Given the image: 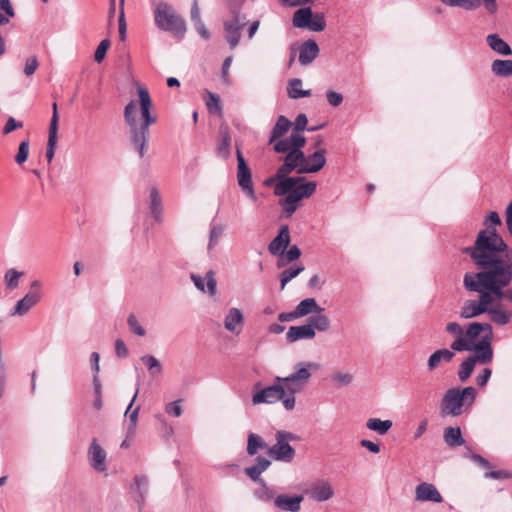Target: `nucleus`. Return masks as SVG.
<instances>
[{
	"label": "nucleus",
	"instance_id": "obj_7",
	"mask_svg": "<svg viewBox=\"0 0 512 512\" xmlns=\"http://www.w3.org/2000/svg\"><path fill=\"white\" fill-rule=\"evenodd\" d=\"M477 391L472 386L448 389L440 403L442 416L458 417L475 403Z\"/></svg>",
	"mask_w": 512,
	"mask_h": 512
},
{
	"label": "nucleus",
	"instance_id": "obj_15",
	"mask_svg": "<svg viewBox=\"0 0 512 512\" xmlns=\"http://www.w3.org/2000/svg\"><path fill=\"white\" fill-rule=\"evenodd\" d=\"M237 155V182L241 190L246 196L253 202L257 200L254 185L252 182L251 171L246 164V161L239 149L236 152Z\"/></svg>",
	"mask_w": 512,
	"mask_h": 512
},
{
	"label": "nucleus",
	"instance_id": "obj_50",
	"mask_svg": "<svg viewBox=\"0 0 512 512\" xmlns=\"http://www.w3.org/2000/svg\"><path fill=\"white\" fill-rule=\"evenodd\" d=\"M208 99L206 100V106L210 112L215 111L221 114L222 107L220 97L212 92L207 91Z\"/></svg>",
	"mask_w": 512,
	"mask_h": 512
},
{
	"label": "nucleus",
	"instance_id": "obj_61",
	"mask_svg": "<svg viewBox=\"0 0 512 512\" xmlns=\"http://www.w3.org/2000/svg\"><path fill=\"white\" fill-rule=\"evenodd\" d=\"M232 61H233V57L232 56H228L227 58H225V60L223 61V64H222V79H223V82L227 85H230V76H229V68L232 64Z\"/></svg>",
	"mask_w": 512,
	"mask_h": 512
},
{
	"label": "nucleus",
	"instance_id": "obj_20",
	"mask_svg": "<svg viewBox=\"0 0 512 512\" xmlns=\"http://www.w3.org/2000/svg\"><path fill=\"white\" fill-rule=\"evenodd\" d=\"M443 4L451 6V7H461L465 10H475L480 7L481 0H440ZM486 10L490 14H494L498 5L496 0H482Z\"/></svg>",
	"mask_w": 512,
	"mask_h": 512
},
{
	"label": "nucleus",
	"instance_id": "obj_5",
	"mask_svg": "<svg viewBox=\"0 0 512 512\" xmlns=\"http://www.w3.org/2000/svg\"><path fill=\"white\" fill-rule=\"evenodd\" d=\"M445 331L454 338L450 349L454 352L472 351L477 348L481 341L493 340V328L488 322H472L464 329L458 322H449Z\"/></svg>",
	"mask_w": 512,
	"mask_h": 512
},
{
	"label": "nucleus",
	"instance_id": "obj_47",
	"mask_svg": "<svg viewBox=\"0 0 512 512\" xmlns=\"http://www.w3.org/2000/svg\"><path fill=\"white\" fill-rule=\"evenodd\" d=\"M231 145V136L227 128L220 129V142L218 145V151L221 155L227 157L229 155Z\"/></svg>",
	"mask_w": 512,
	"mask_h": 512
},
{
	"label": "nucleus",
	"instance_id": "obj_63",
	"mask_svg": "<svg viewBox=\"0 0 512 512\" xmlns=\"http://www.w3.org/2000/svg\"><path fill=\"white\" fill-rule=\"evenodd\" d=\"M492 375L490 368H485L480 375L476 377V383L479 387H485Z\"/></svg>",
	"mask_w": 512,
	"mask_h": 512
},
{
	"label": "nucleus",
	"instance_id": "obj_64",
	"mask_svg": "<svg viewBox=\"0 0 512 512\" xmlns=\"http://www.w3.org/2000/svg\"><path fill=\"white\" fill-rule=\"evenodd\" d=\"M246 475L255 482L263 483L264 480L261 478L260 471L254 466L245 468Z\"/></svg>",
	"mask_w": 512,
	"mask_h": 512
},
{
	"label": "nucleus",
	"instance_id": "obj_57",
	"mask_svg": "<svg viewBox=\"0 0 512 512\" xmlns=\"http://www.w3.org/2000/svg\"><path fill=\"white\" fill-rule=\"evenodd\" d=\"M501 223V218L495 211H491L484 220L485 229H495V227L501 225Z\"/></svg>",
	"mask_w": 512,
	"mask_h": 512
},
{
	"label": "nucleus",
	"instance_id": "obj_17",
	"mask_svg": "<svg viewBox=\"0 0 512 512\" xmlns=\"http://www.w3.org/2000/svg\"><path fill=\"white\" fill-rule=\"evenodd\" d=\"M306 495L317 502H325L334 496V489L327 480H318L306 490Z\"/></svg>",
	"mask_w": 512,
	"mask_h": 512
},
{
	"label": "nucleus",
	"instance_id": "obj_49",
	"mask_svg": "<svg viewBox=\"0 0 512 512\" xmlns=\"http://www.w3.org/2000/svg\"><path fill=\"white\" fill-rule=\"evenodd\" d=\"M326 27L325 16L323 13H312V20H310V24L307 29L314 32H321Z\"/></svg>",
	"mask_w": 512,
	"mask_h": 512
},
{
	"label": "nucleus",
	"instance_id": "obj_1",
	"mask_svg": "<svg viewBox=\"0 0 512 512\" xmlns=\"http://www.w3.org/2000/svg\"><path fill=\"white\" fill-rule=\"evenodd\" d=\"M480 269L475 275L490 278L495 271L512 266V252L496 229L481 230L475 243L463 249Z\"/></svg>",
	"mask_w": 512,
	"mask_h": 512
},
{
	"label": "nucleus",
	"instance_id": "obj_62",
	"mask_svg": "<svg viewBox=\"0 0 512 512\" xmlns=\"http://www.w3.org/2000/svg\"><path fill=\"white\" fill-rule=\"evenodd\" d=\"M115 352L119 358H126L129 355V350L122 339H116Z\"/></svg>",
	"mask_w": 512,
	"mask_h": 512
},
{
	"label": "nucleus",
	"instance_id": "obj_34",
	"mask_svg": "<svg viewBox=\"0 0 512 512\" xmlns=\"http://www.w3.org/2000/svg\"><path fill=\"white\" fill-rule=\"evenodd\" d=\"M443 438L449 447H458L465 443L459 427H446L443 432Z\"/></svg>",
	"mask_w": 512,
	"mask_h": 512
},
{
	"label": "nucleus",
	"instance_id": "obj_39",
	"mask_svg": "<svg viewBox=\"0 0 512 512\" xmlns=\"http://www.w3.org/2000/svg\"><path fill=\"white\" fill-rule=\"evenodd\" d=\"M268 446L261 436L255 433H250L247 440V453L254 456L259 450L267 449Z\"/></svg>",
	"mask_w": 512,
	"mask_h": 512
},
{
	"label": "nucleus",
	"instance_id": "obj_58",
	"mask_svg": "<svg viewBox=\"0 0 512 512\" xmlns=\"http://www.w3.org/2000/svg\"><path fill=\"white\" fill-rule=\"evenodd\" d=\"M39 66V62L36 56H31L26 59L24 66V74L26 76H32Z\"/></svg>",
	"mask_w": 512,
	"mask_h": 512
},
{
	"label": "nucleus",
	"instance_id": "obj_26",
	"mask_svg": "<svg viewBox=\"0 0 512 512\" xmlns=\"http://www.w3.org/2000/svg\"><path fill=\"white\" fill-rule=\"evenodd\" d=\"M315 335L316 332L313 330V326L308 323L300 326H291L286 333V341L294 343L299 340H310Z\"/></svg>",
	"mask_w": 512,
	"mask_h": 512
},
{
	"label": "nucleus",
	"instance_id": "obj_10",
	"mask_svg": "<svg viewBox=\"0 0 512 512\" xmlns=\"http://www.w3.org/2000/svg\"><path fill=\"white\" fill-rule=\"evenodd\" d=\"M472 351L474 355L468 356L459 366L458 377L461 382H466L471 376L477 362L481 364H489L493 359V348L489 344V339L481 341L477 348Z\"/></svg>",
	"mask_w": 512,
	"mask_h": 512
},
{
	"label": "nucleus",
	"instance_id": "obj_3",
	"mask_svg": "<svg viewBox=\"0 0 512 512\" xmlns=\"http://www.w3.org/2000/svg\"><path fill=\"white\" fill-rule=\"evenodd\" d=\"M139 108L143 122H139L138 104L131 100L124 109V119L129 127L130 140L140 158H143L148 146L149 126L156 123L157 117L151 114L152 101L149 92L144 88L138 89Z\"/></svg>",
	"mask_w": 512,
	"mask_h": 512
},
{
	"label": "nucleus",
	"instance_id": "obj_27",
	"mask_svg": "<svg viewBox=\"0 0 512 512\" xmlns=\"http://www.w3.org/2000/svg\"><path fill=\"white\" fill-rule=\"evenodd\" d=\"M135 501L139 507H143L148 494V478L145 475H136L134 484L131 486Z\"/></svg>",
	"mask_w": 512,
	"mask_h": 512
},
{
	"label": "nucleus",
	"instance_id": "obj_12",
	"mask_svg": "<svg viewBox=\"0 0 512 512\" xmlns=\"http://www.w3.org/2000/svg\"><path fill=\"white\" fill-rule=\"evenodd\" d=\"M259 387L260 383H257L254 386L252 394V403L254 405L274 404L281 401L284 406V401L288 397V392L283 383L278 380V377L275 378V382L272 385L265 388Z\"/></svg>",
	"mask_w": 512,
	"mask_h": 512
},
{
	"label": "nucleus",
	"instance_id": "obj_14",
	"mask_svg": "<svg viewBox=\"0 0 512 512\" xmlns=\"http://www.w3.org/2000/svg\"><path fill=\"white\" fill-rule=\"evenodd\" d=\"M245 20L246 18L244 15L233 11V16L223 22L225 40L231 50L235 49L240 43L241 31L246 25Z\"/></svg>",
	"mask_w": 512,
	"mask_h": 512
},
{
	"label": "nucleus",
	"instance_id": "obj_59",
	"mask_svg": "<svg viewBox=\"0 0 512 512\" xmlns=\"http://www.w3.org/2000/svg\"><path fill=\"white\" fill-rule=\"evenodd\" d=\"M165 412L174 417H180L182 415L181 400L173 401L165 406Z\"/></svg>",
	"mask_w": 512,
	"mask_h": 512
},
{
	"label": "nucleus",
	"instance_id": "obj_29",
	"mask_svg": "<svg viewBox=\"0 0 512 512\" xmlns=\"http://www.w3.org/2000/svg\"><path fill=\"white\" fill-rule=\"evenodd\" d=\"M149 210L152 217L157 223H161L163 221L162 199L157 187H152L150 189Z\"/></svg>",
	"mask_w": 512,
	"mask_h": 512
},
{
	"label": "nucleus",
	"instance_id": "obj_35",
	"mask_svg": "<svg viewBox=\"0 0 512 512\" xmlns=\"http://www.w3.org/2000/svg\"><path fill=\"white\" fill-rule=\"evenodd\" d=\"M491 71L498 77L512 76V60L496 59L491 64Z\"/></svg>",
	"mask_w": 512,
	"mask_h": 512
},
{
	"label": "nucleus",
	"instance_id": "obj_11",
	"mask_svg": "<svg viewBox=\"0 0 512 512\" xmlns=\"http://www.w3.org/2000/svg\"><path fill=\"white\" fill-rule=\"evenodd\" d=\"M275 440L276 443L268 449L269 456L276 461L292 462L296 452L290 443L299 441L300 437L286 430H278L275 434Z\"/></svg>",
	"mask_w": 512,
	"mask_h": 512
},
{
	"label": "nucleus",
	"instance_id": "obj_9",
	"mask_svg": "<svg viewBox=\"0 0 512 512\" xmlns=\"http://www.w3.org/2000/svg\"><path fill=\"white\" fill-rule=\"evenodd\" d=\"M154 20L160 30L170 32L179 39H182L186 34L187 27L184 19L167 2L156 4Z\"/></svg>",
	"mask_w": 512,
	"mask_h": 512
},
{
	"label": "nucleus",
	"instance_id": "obj_31",
	"mask_svg": "<svg viewBox=\"0 0 512 512\" xmlns=\"http://www.w3.org/2000/svg\"><path fill=\"white\" fill-rule=\"evenodd\" d=\"M455 353L452 349H447V348H443V349H439V350H436L434 353H432L428 359V362H427V369L428 371H433L435 370L441 362H450L452 361L453 357H454Z\"/></svg>",
	"mask_w": 512,
	"mask_h": 512
},
{
	"label": "nucleus",
	"instance_id": "obj_44",
	"mask_svg": "<svg viewBox=\"0 0 512 512\" xmlns=\"http://www.w3.org/2000/svg\"><path fill=\"white\" fill-rule=\"evenodd\" d=\"M300 256H301L300 249L294 245V246L290 247V249L286 253L284 251L283 254H281L279 256V259L277 261V266L279 268L284 267L287 264H289L290 262H293V261L299 259Z\"/></svg>",
	"mask_w": 512,
	"mask_h": 512
},
{
	"label": "nucleus",
	"instance_id": "obj_21",
	"mask_svg": "<svg viewBox=\"0 0 512 512\" xmlns=\"http://www.w3.org/2000/svg\"><path fill=\"white\" fill-rule=\"evenodd\" d=\"M326 151L325 149H318L314 153L305 156L302 169L300 170V174L302 173H316L320 171L326 164Z\"/></svg>",
	"mask_w": 512,
	"mask_h": 512
},
{
	"label": "nucleus",
	"instance_id": "obj_19",
	"mask_svg": "<svg viewBox=\"0 0 512 512\" xmlns=\"http://www.w3.org/2000/svg\"><path fill=\"white\" fill-rule=\"evenodd\" d=\"M244 313L241 309L232 307L230 308L224 317V328L234 334L239 335L242 332L244 326Z\"/></svg>",
	"mask_w": 512,
	"mask_h": 512
},
{
	"label": "nucleus",
	"instance_id": "obj_55",
	"mask_svg": "<svg viewBox=\"0 0 512 512\" xmlns=\"http://www.w3.org/2000/svg\"><path fill=\"white\" fill-rule=\"evenodd\" d=\"M109 47H110L109 39H104L99 43V45L95 51V54H94V60L97 63H101L104 60Z\"/></svg>",
	"mask_w": 512,
	"mask_h": 512
},
{
	"label": "nucleus",
	"instance_id": "obj_53",
	"mask_svg": "<svg viewBox=\"0 0 512 512\" xmlns=\"http://www.w3.org/2000/svg\"><path fill=\"white\" fill-rule=\"evenodd\" d=\"M56 142H57V132L49 131L47 150H46V158H47L48 163H50L54 157Z\"/></svg>",
	"mask_w": 512,
	"mask_h": 512
},
{
	"label": "nucleus",
	"instance_id": "obj_6",
	"mask_svg": "<svg viewBox=\"0 0 512 512\" xmlns=\"http://www.w3.org/2000/svg\"><path fill=\"white\" fill-rule=\"evenodd\" d=\"M306 144V138L287 137L281 139L274 144V151L277 153H285L283 164L278 167L279 177H289L293 171L300 173L304 161V152L302 148Z\"/></svg>",
	"mask_w": 512,
	"mask_h": 512
},
{
	"label": "nucleus",
	"instance_id": "obj_28",
	"mask_svg": "<svg viewBox=\"0 0 512 512\" xmlns=\"http://www.w3.org/2000/svg\"><path fill=\"white\" fill-rule=\"evenodd\" d=\"M318 54V44L314 40H308L299 49V62L303 66L309 65L317 58Z\"/></svg>",
	"mask_w": 512,
	"mask_h": 512
},
{
	"label": "nucleus",
	"instance_id": "obj_45",
	"mask_svg": "<svg viewBox=\"0 0 512 512\" xmlns=\"http://www.w3.org/2000/svg\"><path fill=\"white\" fill-rule=\"evenodd\" d=\"M308 324L313 326L314 331L318 330L324 332L330 328V320L326 315L322 314V312L316 316L310 317Z\"/></svg>",
	"mask_w": 512,
	"mask_h": 512
},
{
	"label": "nucleus",
	"instance_id": "obj_30",
	"mask_svg": "<svg viewBox=\"0 0 512 512\" xmlns=\"http://www.w3.org/2000/svg\"><path fill=\"white\" fill-rule=\"evenodd\" d=\"M292 127V122L289 121L285 116L281 115L278 117L269 138V144H276Z\"/></svg>",
	"mask_w": 512,
	"mask_h": 512
},
{
	"label": "nucleus",
	"instance_id": "obj_52",
	"mask_svg": "<svg viewBox=\"0 0 512 512\" xmlns=\"http://www.w3.org/2000/svg\"><path fill=\"white\" fill-rule=\"evenodd\" d=\"M127 324H128V326H129L130 330H131L134 334H136V335H138V336H141V337H143V336H145V335H146V331H145V329L140 325V323H139V321H138V319H137V317H136V315H135V314H130V315L128 316V318H127Z\"/></svg>",
	"mask_w": 512,
	"mask_h": 512
},
{
	"label": "nucleus",
	"instance_id": "obj_32",
	"mask_svg": "<svg viewBox=\"0 0 512 512\" xmlns=\"http://www.w3.org/2000/svg\"><path fill=\"white\" fill-rule=\"evenodd\" d=\"M139 383L137 384L136 391L132 397L131 402L129 403L125 415L129 417V424L127 426V437H132L136 432V426H137V420H138V414H139V407H136L132 410L133 404L138 396L139 393Z\"/></svg>",
	"mask_w": 512,
	"mask_h": 512
},
{
	"label": "nucleus",
	"instance_id": "obj_13",
	"mask_svg": "<svg viewBox=\"0 0 512 512\" xmlns=\"http://www.w3.org/2000/svg\"><path fill=\"white\" fill-rule=\"evenodd\" d=\"M489 282L496 305H502L504 299L512 302V287L505 289L512 283V266L495 271Z\"/></svg>",
	"mask_w": 512,
	"mask_h": 512
},
{
	"label": "nucleus",
	"instance_id": "obj_43",
	"mask_svg": "<svg viewBox=\"0 0 512 512\" xmlns=\"http://www.w3.org/2000/svg\"><path fill=\"white\" fill-rule=\"evenodd\" d=\"M304 269L305 268L302 264L285 269L280 275V290H284L287 283L297 277L302 271H304Z\"/></svg>",
	"mask_w": 512,
	"mask_h": 512
},
{
	"label": "nucleus",
	"instance_id": "obj_24",
	"mask_svg": "<svg viewBox=\"0 0 512 512\" xmlns=\"http://www.w3.org/2000/svg\"><path fill=\"white\" fill-rule=\"evenodd\" d=\"M304 497L302 495H278L274 498V506L281 511L299 512Z\"/></svg>",
	"mask_w": 512,
	"mask_h": 512
},
{
	"label": "nucleus",
	"instance_id": "obj_40",
	"mask_svg": "<svg viewBox=\"0 0 512 512\" xmlns=\"http://www.w3.org/2000/svg\"><path fill=\"white\" fill-rule=\"evenodd\" d=\"M302 80L299 78L291 79L288 83V95L292 99H299L303 97H308L311 95L310 90L301 89Z\"/></svg>",
	"mask_w": 512,
	"mask_h": 512
},
{
	"label": "nucleus",
	"instance_id": "obj_16",
	"mask_svg": "<svg viewBox=\"0 0 512 512\" xmlns=\"http://www.w3.org/2000/svg\"><path fill=\"white\" fill-rule=\"evenodd\" d=\"M88 461L96 472L107 470L105 450L100 446L96 438H93L87 452Z\"/></svg>",
	"mask_w": 512,
	"mask_h": 512
},
{
	"label": "nucleus",
	"instance_id": "obj_4",
	"mask_svg": "<svg viewBox=\"0 0 512 512\" xmlns=\"http://www.w3.org/2000/svg\"><path fill=\"white\" fill-rule=\"evenodd\" d=\"M315 181H307L305 177H287L274 186V194L282 197L279 205L287 218L291 217L300 207L303 199H307L316 191Z\"/></svg>",
	"mask_w": 512,
	"mask_h": 512
},
{
	"label": "nucleus",
	"instance_id": "obj_25",
	"mask_svg": "<svg viewBox=\"0 0 512 512\" xmlns=\"http://www.w3.org/2000/svg\"><path fill=\"white\" fill-rule=\"evenodd\" d=\"M290 244V234L287 225L280 227L278 235L268 245V250L272 255L280 256Z\"/></svg>",
	"mask_w": 512,
	"mask_h": 512
},
{
	"label": "nucleus",
	"instance_id": "obj_36",
	"mask_svg": "<svg viewBox=\"0 0 512 512\" xmlns=\"http://www.w3.org/2000/svg\"><path fill=\"white\" fill-rule=\"evenodd\" d=\"M295 310L300 318L312 312H323L324 309L318 306L314 298H306L296 306Z\"/></svg>",
	"mask_w": 512,
	"mask_h": 512
},
{
	"label": "nucleus",
	"instance_id": "obj_37",
	"mask_svg": "<svg viewBox=\"0 0 512 512\" xmlns=\"http://www.w3.org/2000/svg\"><path fill=\"white\" fill-rule=\"evenodd\" d=\"M310 20H312V10L309 7H305L294 12L292 22L297 28H308Z\"/></svg>",
	"mask_w": 512,
	"mask_h": 512
},
{
	"label": "nucleus",
	"instance_id": "obj_51",
	"mask_svg": "<svg viewBox=\"0 0 512 512\" xmlns=\"http://www.w3.org/2000/svg\"><path fill=\"white\" fill-rule=\"evenodd\" d=\"M332 381L341 387L348 386L353 381V375L348 372L338 371L332 375Z\"/></svg>",
	"mask_w": 512,
	"mask_h": 512
},
{
	"label": "nucleus",
	"instance_id": "obj_42",
	"mask_svg": "<svg viewBox=\"0 0 512 512\" xmlns=\"http://www.w3.org/2000/svg\"><path fill=\"white\" fill-rule=\"evenodd\" d=\"M225 231V226L222 224H214L212 223L210 225V232H209V242L207 249L211 251L213 248H215L218 244L220 239L222 238Z\"/></svg>",
	"mask_w": 512,
	"mask_h": 512
},
{
	"label": "nucleus",
	"instance_id": "obj_2",
	"mask_svg": "<svg viewBox=\"0 0 512 512\" xmlns=\"http://www.w3.org/2000/svg\"><path fill=\"white\" fill-rule=\"evenodd\" d=\"M490 285L489 278L475 275V272L465 273L464 288L479 295L476 299H468L463 302L459 313L462 319H472L487 313L490 320L499 326H505L511 321L512 312L505 309L503 305H496Z\"/></svg>",
	"mask_w": 512,
	"mask_h": 512
},
{
	"label": "nucleus",
	"instance_id": "obj_56",
	"mask_svg": "<svg viewBox=\"0 0 512 512\" xmlns=\"http://www.w3.org/2000/svg\"><path fill=\"white\" fill-rule=\"evenodd\" d=\"M28 155H29V141L24 140L19 145L18 153L15 156V161L18 164H23L27 160Z\"/></svg>",
	"mask_w": 512,
	"mask_h": 512
},
{
	"label": "nucleus",
	"instance_id": "obj_46",
	"mask_svg": "<svg viewBox=\"0 0 512 512\" xmlns=\"http://www.w3.org/2000/svg\"><path fill=\"white\" fill-rule=\"evenodd\" d=\"M307 123V116L303 113L299 114L292 123L293 128L289 137L305 138L302 132L306 129Z\"/></svg>",
	"mask_w": 512,
	"mask_h": 512
},
{
	"label": "nucleus",
	"instance_id": "obj_48",
	"mask_svg": "<svg viewBox=\"0 0 512 512\" xmlns=\"http://www.w3.org/2000/svg\"><path fill=\"white\" fill-rule=\"evenodd\" d=\"M140 360L146 365L151 375L160 374L162 372V365L155 356L144 355Z\"/></svg>",
	"mask_w": 512,
	"mask_h": 512
},
{
	"label": "nucleus",
	"instance_id": "obj_8",
	"mask_svg": "<svg viewBox=\"0 0 512 512\" xmlns=\"http://www.w3.org/2000/svg\"><path fill=\"white\" fill-rule=\"evenodd\" d=\"M318 365L313 362H301L295 365V370L287 377H279L278 380L285 386L288 397L284 401V408L292 411L296 405L295 394L299 393L308 384L311 378V369L316 370Z\"/></svg>",
	"mask_w": 512,
	"mask_h": 512
},
{
	"label": "nucleus",
	"instance_id": "obj_33",
	"mask_svg": "<svg viewBox=\"0 0 512 512\" xmlns=\"http://www.w3.org/2000/svg\"><path fill=\"white\" fill-rule=\"evenodd\" d=\"M486 42L494 52L500 55L509 56L512 54V49L509 44L500 38L498 34H489L486 37Z\"/></svg>",
	"mask_w": 512,
	"mask_h": 512
},
{
	"label": "nucleus",
	"instance_id": "obj_54",
	"mask_svg": "<svg viewBox=\"0 0 512 512\" xmlns=\"http://www.w3.org/2000/svg\"><path fill=\"white\" fill-rule=\"evenodd\" d=\"M119 37L121 41L126 39L127 25L124 14V0H120V14L118 18Z\"/></svg>",
	"mask_w": 512,
	"mask_h": 512
},
{
	"label": "nucleus",
	"instance_id": "obj_60",
	"mask_svg": "<svg viewBox=\"0 0 512 512\" xmlns=\"http://www.w3.org/2000/svg\"><path fill=\"white\" fill-rule=\"evenodd\" d=\"M262 485V488L256 492L257 497L262 501H270L274 500V492L269 489L265 482L260 483Z\"/></svg>",
	"mask_w": 512,
	"mask_h": 512
},
{
	"label": "nucleus",
	"instance_id": "obj_18",
	"mask_svg": "<svg viewBox=\"0 0 512 512\" xmlns=\"http://www.w3.org/2000/svg\"><path fill=\"white\" fill-rule=\"evenodd\" d=\"M415 500L418 502L442 503L443 497L434 484L421 482L415 488Z\"/></svg>",
	"mask_w": 512,
	"mask_h": 512
},
{
	"label": "nucleus",
	"instance_id": "obj_41",
	"mask_svg": "<svg viewBox=\"0 0 512 512\" xmlns=\"http://www.w3.org/2000/svg\"><path fill=\"white\" fill-rule=\"evenodd\" d=\"M24 272H20L15 268L8 269L4 274V282L7 290H15L19 287L20 278Z\"/></svg>",
	"mask_w": 512,
	"mask_h": 512
},
{
	"label": "nucleus",
	"instance_id": "obj_22",
	"mask_svg": "<svg viewBox=\"0 0 512 512\" xmlns=\"http://www.w3.org/2000/svg\"><path fill=\"white\" fill-rule=\"evenodd\" d=\"M190 278L198 290L202 292L207 291L210 296L216 295L217 281L215 278V272L213 270L207 271L204 277L191 274Z\"/></svg>",
	"mask_w": 512,
	"mask_h": 512
},
{
	"label": "nucleus",
	"instance_id": "obj_23",
	"mask_svg": "<svg viewBox=\"0 0 512 512\" xmlns=\"http://www.w3.org/2000/svg\"><path fill=\"white\" fill-rule=\"evenodd\" d=\"M41 299L37 291H29L23 298L17 301L11 313L12 316L26 315Z\"/></svg>",
	"mask_w": 512,
	"mask_h": 512
},
{
	"label": "nucleus",
	"instance_id": "obj_38",
	"mask_svg": "<svg viewBox=\"0 0 512 512\" xmlns=\"http://www.w3.org/2000/svg\"><path fill=\"white\" fill-rule=\"evenodd\" d=\"M392 426L393 422L391 420H381L379 418H369L366 422V427L379 435H385Z\"/></svg>",
	"mask_w": 512,
	"mask_h": 512
}]
</instances>
